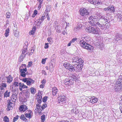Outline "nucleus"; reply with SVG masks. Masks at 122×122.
I'll use <instances>...</instances> for the list:
<instances>
[{"label": "nucleus", "instance_id": "f257e3e1", "mask_svg": "<svg viewBox=\"0 0 122 122\" xmlns=\"http://www.w3.org/2000/svg\"><path fill=\"white\" fill-rule=\"evenodd\" d=\"M90 38L85 34H82L80 39V44L82 47L89 50L92 51L94 50V47L91 45L87 43L85 41L89 42L90 41Z\"/></svg>", "mask_w": 122, "mask_h": 122}, {"label": "nucleus", "instance_id": "f03ea898", "mask_svg": "<svg viewBox=\"0 0 122 122\" xmlns=\"http://www.w3.org/2000/svg\"><path fill=\"white\" fill-rule=\"evenodd\" d=\"M73 60L72 65L75 67V71L79 72L81 71L83 67V61L81 58H78L77 57L73 58Z\"/></svg>", "mask_w": 122, "mask_h": 122}, {"label": "nucleus", "instance_id": "7ed1b4c3", "mask_svg": "<svg viewBox=\"0 0 122 122\" xmlns=\"http://www.w3.org/2000/svg\"><path fill=\"white\" fill-rule=\"evenodd\" d=\"M122 76H119L115 84V89L117 92L122 89Z\"/></svg>", "mask_w": 122, "mask_h": 122}, {"label": "nucleus", "instance_id": "20e7f679", "mask_svg": "<svg viewBox=\"0 0 122 122\" xmlns=\"http://www.w3.org/2000/svg\"><path fill=\"white\" fill-rule=\"evenodd\" d=\"M86 31L89 32L94 34H99L101 33V31L99 28H95L91 26L86 29Z\"/></svg>", "mask_w": 122, "mask_h": 122}, {"label": "nucleus", "instance_id": "39448f33", "mask_svg": "<svg viewBox=\"0 0 122 122\" xmlns=\"http://www.w3.org/2000/svg\"><path fill=\"white\" fill-rule=\"evenodd\" d=\"M89 22L91 25L94 26L97 20V17L94 16H91L89 17Z\"/></svg>", "mask_w": 122, "mask_h": 122}, {"label": "nucleus", "instance_id": "423d86ee", "mask_svg": "<svg viewBox=\"0 0 122 122\" xmlns=\"http://www.w3.org/2000/svg\"><path fill=\"white\" fill-rule=\"evenodd\" d=\"M66 97L65 96H60L58 98V102L61 106H62L65 103Z\"/></svg>", "mask_w": 122, "mask_h": 122}, {"label": "nucleus", "instance_id": "0eeeda50", "mask_svg": "<svg viewBox=\"0 0 122 122\" xmlns=\"http://www.w3.org/2000/svg\"><path fill=\"white\" fill-rule=\"evenodd\" d=\"M80 11L81 15L83 16L86 17L89 14V12L85 8L81 9Z\"/></svg>", "mask_w": 122, "mask_h": 122}, {"label": "nucleus", "instance_id": "6e6552de", "mask_svg": "<svg viewBox=\"0 0 122 122\" xmlns=\"http://www.w3.org/2000/svg\"><path fill=\"white\" fill-rule=\"evenodd\" d=\"M103 21H102L100 19L98 21L97 20V21H96L95 23V25H94L95 26H98L99 27H101L102 28H103L105 26V25L103 23H102Z\"/></svg>", "mask_w": 122, "mask_h": 122}, {"label": "nucleus", "instance_id": "1a4fd4ad", "mask_svg": "<svg viewBox=\"0 0 122 122\" xmlns=\"http://www.w3.org/2000/svg\"><path fill=\"white\" fill-rule=\"evenodd\" d=\"M14 103H12L11 102L7 101V104L6 110L7 111H9L12 109L13 106L14 105Z\"/></svg>", "mask_w": 122, "mask_h": 122}, {"label": "nucleus", "instance_id": "9d476101", "mask_svg": "<svg viewBox=\"0 0 122 122\" xmlns=\"http://www.w3.org/2000/svg\"><path fill=\"white\" fill-rule=\"evenodd\" d=\"M64 81L65 84L70 85L73 84L74 81L70 77L69 79H67L65 80Z\"/></svg>", "mask_w": 122, "mask_h": 122}, {"label": "nucleus", "instance_id": "9b49d317", "mask_svg": "<svg viewBox=\"0 0 122 122\" xmlns=\"http://www.w3.org/2000/svg\"><path fill=\"white\" fill-rule=\"evenodd\" d=\"M32 113L31 110H28L25 112L24 114L26 117L30 118L32 117L31 114Z\"/></svg>", "mask_w": 122, "mask_h": 122}, {"label": "nucleus", "instance_id": "f8f14e48", "mask_svg": "<svg viewBox=\"0 0 122 122\" xmlns=\"http://www.w3.org/2000/svg\"><path fill=\"white\" fill-rule=\"evenodd\" d=\"M28 109L27 107L25 105L23 104L20 106L19 110L21 112H24Z\"/></svg>", "mask_w": 122, "mask_h": 122}, {"label": "nucleus", "instance_id": "ddd939ff", "mask_svg": "<svg viewBox=\"0 0 122 122\" xmlns=\"http://www.w3.org/2000/svg\"><path fill=\"white\" fill-rule=\"evenodd\" d=\"M27 68H25L24 69H21L20 70V75L21 76H22L24 77H25L26 74L28 75V74L27 73H25V72L27 71Z\"/></svg>", "mask_w": 122, "mask_h": 122}, {"label": "nucleus", "instance_id": "4468645a", "mask_svg": "<svg viewBox=\"0 0 122 122\" xmlns=\"http://www.w3.org/2000/svg\"><path fill=\"white\" fill-rule=\"evenodd\" d=\"M17 95L16 94H13L10 99L8 100L12 103L15 102L17 98Z\"/></svg>", "mask_w": 122, "mask_h": 122}, {"label": "nucleus", "instance_id": "2eb2a0df", "mask_svg": "<svg viewBox=\"0 0 122 122\" xmlns=\"http://www.w3.org/2000/svg\"><path fill=\"white\" fill-rule=\"evenodd\" d=\"M90 101H89L92 103H94L97 102L98 99L94 96L92 97L91 98L89 99Z\"/></svg>", "mask_w": 122, "mask_h": 122}, {"label": "nucleus", "instance_id": "dca6fc26", "mask_svg": "<svg viewBox=\"0 0 122 122\" xmlns=\"http://www.w3.org/2000/svg\"><path fill=\"white\" fill-rule=\"evenodd\" d=\"M100 19L102 21V23L103 24L106 22H108L109 20V18L106 16H102L100 18Z\"/></svg>", "mask_w": 122, "mask_h": 122}, {"label": "nucleus", "instance_id": "f3484780", "mask_svg": "<svg viewBox=\"0 0 122 122\" xmlns=\"http://www.w3.org/2000/svg\"><path fill=\"white\" fill-rule=\"evenodd\" d=\"M19 85V89L20 91L22 90L23 89L27 88H28L27 86L25 85L24 83L20 82Z\"/></svg>", "mask_w": 122, "mask_h": 122}, {"label": "nucleus", "instance_id": "a211bd4d", "mask_svg": "<svg viewBox=\"0 0 122 122\" xmlns=\"http://www.w3.org/2000/svg\"><path fill=\"white\" fill-rule=\"evenodd\" d=\"M34 82L35 81L34 80L31 78H28V80H27L26 83V84L30 86L34 83Z\"/></svg>", "mask_w": 122, "mask_h": 122}, {"label": "nucleus", "instance_id": "6ab92c4d", "mask_svg": "<svg viewBox=\"0 0 122 122\" xmlns=\"http://www.w3.org/2000/svg\"><path fill=\"white\" fill-rule=\"evenodd\" d=\"M58 92V89L55 87H53L52 88V94L54 96H55L57 93Z\"/></svg>", "mask_w": 122, "mask_h": 122}, {"label": "nucleus", "instance_id": "aec40b11", "mask_svg": "<svg viewBox=\"0 0 122 122\" xmlns=\"http://www.w3.org/2000/svg\"><path fill=\"white\" fill-rule=\"evenodd\" d=\"M7 86V84L6 83H1L0 84V89L1 91L4 90L6 87Z\"/></svg>", "mask_w": 122, "mask_h": 122}, {"label": "nucleus", "instance_id": "412c9836", "mask_svg": "<svg viewBox=\"0 0 122 122\" xmlns=\"http://www.w3.org/2000/svg\"><path fill=\"white\" fill-rule=\"evenodd\" d=\"M6 78L7 79V82L8 83H10L12 81V77L10 75L9 76H7Z\"/></svg>", "mask_w": 122, "mask_h": 122}, {"label": "nucleus", "instance_id": "4be33fe9", "mask_svg": "<svg viewBox=\"0 0 122 122\" xmlns=\"http://www.w3.org/2000/svg\"><path fill=\"white\" fill-rule=\"evenodd\" d=\"M108 8V11H109L110 12L114 13L115 12V8L113 6H109Z\"/></svg>", "mask_w": 122, "mask_h": 122}, {"label": "nucleus", "instance_id": "5701e85b", "mask_svg": "<svg viewBox=\"0 0 122 122\" xmlns=\"http://www.w3.org/2000/svg\"><path fill=\"white\" fill-rule=\"evenodd\" d=\"M74 66L70 64L69 66L67 69L71 72L74 71H75Z\"/></svg>", "mask_w": 122, "mask_h": 122}, {"label": "nucleus", "instance_id": "b1692460", "mask_svg": "<svg viewBox=\"0 0 122 122\" xmlns=\"http://www.w3.org/2000/svg\"><path fill=\"white\" fill-rule=\"evenodd\" d=\"M27 46L25 45L23 46V49L22 50V54H24L27 50Z\"/></svg>", "mask_w": 122, "mask_h": 122}, {"label": "nucleus", "instance_id": "393cba45", "mask_svg": "<svg viewBox=\"0 0 122 122\" xmlns=\"http://www.w3.org/2000/svg\"><path fill=\"white\" fill-rule=\"evenodd\" d=\"M82 27L81 25H77L75 27L74 29V31L75 32H76L79 30Z\"/></svg>", "mask_w": 122, "mask_h": 122}, {"label": "nucleus", "instance_id": "a878e982", "mask_svg": "<svg viewBox=\"0 0 122 122\" xmlns=\"http://www.w3.org/2000/svg\"><path fill=\"white\" fill-rule=\"evenodd\" d=\"M121 35L120 34H117L114 38L115 40L116 41H118L121 39Z\"/></svg>", "mask_w": 122, "mask_h": 122}, {"label": "nucleus", "instance_id": "bb28decb", "mask_svg": "<svg viewBox=\"0 0 122 122\" xmlns=\"http://www.w3.org/2000/svg\"><path fill=\"white\" fill-rule=\"evenodd\" d=\"M38 3L39 4L38 6V9H40L41 6V4L42 3L43 0H37Z\"/></svg>", "mask_w": 122, "mask_h": 122}, {"label": "nucleus", "instance_id": "cd10ccee", "mask_svg": "<svg viewBox=\"0 0 122 122\" xmlns=\"http://www.w3.org/2000/svg\"><path fill=\"white\" fill-rule=\"evenodd\" d=\"M71 79H72L74 81V80H76L77 79L78 77L77 75L75 74H74L72 75L71 77H70Z\"/></svg>", "mask_w": 122, "mask_h": 122}, {"label": "nucleus", "instance_id": "c85d7f7f", "mask_svg": "<svg viewBox=\"0 0 122 122\" xmlns=\"http://www.w3.org/2000/svg\"><path fill=\"white\" fill-rule=\"evenodd\" d=\"M14 36L18 38L19 35V32L17 30H14Z\"/></svg>", "mask_w": 122, "mask_h": 122}, {"label": "nucleus", "instance_id": "c756f323", "mask_svg": "<svg viewBox=\"0 0 122 122\" xmlns=\"http://www.w3.org/2000/svg\"><path fill=\"white\" fill-rule=\"evenodd\" d=\"M9 31L10 29L9 28H8L5 30V32L4 34V35L5 37H7L9 36Z\"/></svg>", "mask_w": 122, "mask_h": 122}, {"label": "nucleus", "instance_id": "7c9ffc66", "mask_svg": "<svg viewBox=\"0 0 122 122\" xmlns=\"http://www.w3.org/2000/svg\"><path fill=\"white\" fill-rule=\"evenodd\" d=\"M71 112L72 113H75V114H77L79 113V111L76 108L73 109L71 110Z\"/></svg>", "mask_w": 122, "mask_h": 122}, {"label": "nucleus", "instance_id": "2f4dec72", "mask_svg": "<svg viewBox=\"0 0 122 122\" xmlns=\"http://www.w3.org/2000/svg\"><path fill=\"white\" fill-rule=\"evenodd\" d=\"M10 92H8L7 90L4 93V97H9Z\"/></svg>", "mask_w": 122, "mask_h": 122}, {"label": "nucleus", "instance_id": "473e14b6", "mask_svg": "<svg viewBox=\"0 0 122 122\" xmlns=\"http://www.w3.org/2000/svg\"><path fill=\"white\" fill-rule=\"evenodd\" d=\"M26 54H27V53H26L24 55L22 54H21L19 58V60L20 61H22L23 59L25 57Z\"/></svg>", "mask_w": 122, "mask_h": 122}, {"label": "nucleus", "instance_id": "72a5a7b5", "mask_svg": "<svg viewBox=\"0 0 122 122\" xmlns=\"http://www.w3.org/2000/svg\"><path fill=\"white\" fill-rule=\"evenodd\" d=\"M70 64L68 62H65L63 64V65L64 67H65L66 69H67L68 67L69 66Z\"/></svg>", "mask_w": 122, "mask_h": 122}, {"label": "nucleus", "instance_id": "f704fd0d", "mask_svg": "<svg viewBox=\"0 0 122 122\" xmlns=\"http://www.w3.org/2000/svg\"><path fill=\"white\" fill-rule=\"evenodd\" d=\"M30 93L29 90H27L25 91V94L26 98H28L30 95Z\"/></svg>", "mask_w": 122, "mask_h": 122}, {"label": "nucleus", "instance_id": "c9c22d12", "mask_svg": "<svg viewBox=\"0 0 122 122\" xmlns=\"http://www.w3.org/2000/svg\"><path fill=\"white\" fill-rule=\"evenodd\" d=\"M36 30V28H33L32 30L29 32V34L30 35H33L35 33Z\"/></svg>", "mask_w": 122, "mask_h": 122}, {"label": "nucleus", "instance_id": "e433bc0d", "mask_svg": "<svg viewBox=\"0 0 122 122\" xmlns=\"http://www.w3.org/2000/svg\"><path fill=\"white\" fill-rule=\"evenodd\" d=\"M88 1L91 4H93L94 5L97 4L96 0H88Z\"/></svg>", "mask_w": 122, "mask_h": 122}, {"label": "nucleus", "instance_id": "4c0bfd02", "mask_svg": "<svg viewBox=\"0 0 122 122\" xmlns=\"http://www.w3.org/2000/svg\"><path fill=\"white\" fill-rule=\"evenodd\" d=\"M20 119L24 121H26L27 120L25 117L23 115H22L20 117Z\"/></svg>", "mask_w": 122, "mask_h": 122}, {"label": "nucleus", "instance_id": "58836bf2", "mask_svg": "<svg viewBox=\"0 0 122 122\" xmlns=\"http://www.w3.org/2000/svg\"><path fill=\"white\" fill-rule=\"evenodd\" d=\"M30 89V92L31 93L34 94L35 93L36 90L34 88L31 87Z\"/></svg>", "mask_w": 122, "mask_h": 122}, {"label": "nucleus", "instance_id": "ea45409f", "mask_svg": "<svg viewBox=\"0 0 122 122\" xmlns=\"http://www.w3.org/2000/svg\"><path fill=\"white\" fill-rule=\"evenodd\" d=\"M46 18V17L45 15H44L42 16L41 17H40L39 18V21H40V20H41V21H43Z\"/></svg>", "mask_w": 122, "mask_h": 122}, {"label": "nucleus", "instance_id": "a19ab883", "mask_svg": "<svg viewBox=\"0 0 122 122\" xmlns=\"http://www.w3.org/2000/svg\"><path fill=\"white\" fill-rule=\"evenodd\" d=\"M117 20L122 22V15L120 14L118 16Z\"/></svg>", "mask_w": 122, "mask_h": 122}, {"label": "nucleus", "instance_id": "79ce46f5", "mask_svg": "<svg viewBox=\"0 0 122 122\" xmlns=\"http://www.w3.org/2000/svg\"><path fill=\"white\" fill-rule=\"evenodd\" d=\"M103 44L102 43H97L96 45L97 47L99 48L102 47Z\"/></svg>", "mask_w": 122, "mask_h": 122}, {"label": "nucleus", "instance_id": "37998d69", "mask_svg": "<svg viewBox=\"0 0 122 122\" xmlns=\"http://www.w3.org/2000/svg\"><path fill=\"white\" fill-rule=\"evenodd\" d=\"M3 120L5 122H8L9 121V119L7 116H5L4 117Z\"/></svg>", "mask_w": 122, "mask_h": 122}, {"label": "nucleus", "instance_id": "c03bdc74", "mask_svg": "<svg viewBox=\"0 0 122 122\" xmlns=\"http://www.w3.org/2000/svg\"><path fill=\"white\" fill-rule=\"evenodd\" d=\"M47 107V104H46V103H44L43 104L42 106L41 107V108L43 110Z\"/></svg>", "mask_w": 122, "mask_h": 122}, {"label": "nucleus", "instance_id": "a18cd8bd", "mask_svg": "<svg viewBox=\"0 0 122 122\" xmlns=\"http://www.w3.org/2000/svg\"><path fill=\"white\" fill-rule=\"evenodd\" d=\"M51 10V7L50 6H47L46 7V11L47 12H49Z\"/></svg>", "mask_w": 122, "mask_h": 122}, {"label": "nucleus", "instance_id": "49530a36", "mask_svg": "<svg viewBox=\"0 0 122 122\" xmlns=\"http://www.w3.org/2000/svg\"><path fill=\"white\" fill-rule=\"evenodd\" d=\"M19 117V116L17 115L15 117H14L12 122H15V121H17Z\"/></svg>", "mask_w": 122, "mask_h": 122}, {"label": "nucleus", "instance_id": "de8ad7c7", "mask_svg": "<svg viewBox=\"0 0 122 122\" xmlns=\"http://www.w3.org/2000/svg\"><path fill=\"white\" fill-rule=\"evenodd\" d=\"M13 84L15 86H18L20 85L19 83H18V81H14Z\"/></svg>", "mask_w": 122, "mask_h": 122}, {"label": "nucleus", "instance_id": "09e8293b", "mask_svg": "<svg viewBox=\"0 0 122 122\" xmlns=\"http://www.w3.org/2000/svg\"><path fill=\"white\" fill-rule=\"evenodd\" d=\"M45 116L44 114L41 117V122H44L45 118Z\"/></svg>", "mask_w": 122, "mask_h": 122}, {"label": "nucleus", "instance_id": "8fccbe9b", "mask_svg": "<svg viewBox=\"0 0 122 122\" xmlns=\"http://www.w3.org/2000/svg\"><path fill=\"white\" fill-rule=\"evenodd\" d=\"M11 14L9 12H7L6 14V18H9L10 17Z\"/></svg>", "mask_w": 122, "mask_h": 122}, {"label": "nucleus", "instance_id": "3c124183", "mask_svg": "<svg viewBox=\"0 0 122 122\" xmlns=\"http://www.w3.org/2000/svg\"><path fill=\"white\" fill-rule=\"evenodd\" d=\"M47 40L49 43L51 44L52 43V41L51 38L49 37L48 38Z\"/></svg>", "mask_w": 122, "mask_h": 122}, {"label": "nucleus", "instance_id": "603ef678", "mask_svg": "<svg viewBox=\"0 0 122 122\" xmlns=\"http://www.w3.org/2000/svg\"><path fill=\"white\" fill-rule=\"evenodd\" d=\"M30 52L29 53V54H28L29 55V56H30L32 54V53H33L34 52V48H31L30 49Z\"/></svg>", "mask_w": 122, "mask_h": 122}, {"label": "nucleus", "instance_id": "864d4df0", "mask_svg": "<svg viewBox=\"0 0 122 122\" xmlns=\"http://www.w3.org/2000/svg\"><path fill=\"white\" fill-rule=\"evenodd\" d=\"M41 106H40V104H38V103H37L36 105V109H40V110H41Z\"/></svg>", "mask_w": 122, "mask_h": 122}, {"label": "nucleus", "instance_id": "5fc2aeb1", "mask_svg": "<svg viewBox=\"0 0 122 122\" xmlns=\"http://www.w3.org/2000/svg\"><path fill=\"white\" fill-rule=\"evenodd\" d=\"M40 94L38 95L37 97V100H41L42 94L40 93Z\"/></svg>", "mask_w": 122, "mask_h": 122}, {"label": "nucleus", "instance_id": "6e6d98bb", "mask_svg": "<svg viewBox=\"0 0 122 122\" xmlns=\"http://www.w3.org/2000/svg\"><path fill=\"white\" fill-rule=\"evenodd\" d=\"M47 97L46 96H45L42 99L43 102L45 103L47 100Z\"/></svg>", "mask_w": 122, "mask_h": 122}, {"label": "nucleus", "instance_id": "4d7b16f0", "mask_svg": "<svg viewBox=\"0 0 122 122\" xmlns=\"http://www.w3.org/2000/svg\"><path fill=\"white\" fill-rule=\"evenodd\" d=\"M38 21L37 22L36 21L35 22V24L37 26H39L41 24V21L40 22H38V21Z\"/></svg>", "mask_w": 122, "mask_h": 122}, {"label": "nucleus", "instance_id": "13d9d810", "mask_svg": "<svg viewBox=\"0 0 122 122\" xmlns=\"http://www.w3.org/2000/svg\"><path fill=\"white\" fill-rule=\"evenodd\" d=\"M47 59V58H46L44 59H42L41 61V62L43 64H45L46 61V59Z\"/></svg>", "mask_w": 122, "mask_h": 122}, {"label": "nucleus", "instance_id": "bf43d9fd", "mask_svg": "<svg viewBox=\"0 0 122 122\" xmlns=\"http://www.w3.org/2000/svg\"><path fill=\"white\" fill-rule=\"evenodd\" d=\"M45 15L46 16V17L47 18V19L48 20H49L50 19V17H49V15H48V14H45Z\"/></svg>", "mask_w": 122, "mask_h": 122}, {"label": "nucleus", "instance_id": "052dcab7", "mask_svg": "<svg viewBox=\"0 0 122 122\" xmlns=\"http://www.w3.org/2000/svg\"><path fill=\"white\" fill-rule=\"evenodd\" d=\"M32 61H31L28 62V65L27 66L28 67H29L31 66L32 64Z\"/></svg>", "mask_w": 122, "mask_h": 122}, {"label": "nucleus", "instance_id": "680f3d73", "mask_svg": "<svg viewBox=\"0 0 122 122\" xmlns=\"http://www.w3.org/2000/svg\"><path fill=\"white\" fill-rule=\"evenodd\" d=\"M48 43H46L45 44V48L46 49L47 48H48L49 46L48 45Z\"/></svg>", "mask_w": 122, "mask_h": 122}, {"label": "nucleus", "instance_id": "e2e57ef3", "mask_svg": "<svg viewBox=\"0 0 122 122\" xmlns=\"http://www.w3.org/2000/svg\"><path fill=\"white\" fill-rule=\"evenodd\" d=\"M28 78H25L24 79H23V81L25 82H26L27 83V80H28Z\"/></svg>", "mask_w": 122, "mask_h": 122}, {"label": "nucleus", "instance_id": "0e129e2a", "mask_svg": "<svg viewBox=\"0 0 122 122\" xmlns=\"http://www.w3.org/2000/svg\"><path fill=\"white\" fill-rule=\"evenodd\" d=\"M62 33L64 35H65V34H67V33L66 32V29L65 30H63V31Z\"/></svg>", "mask_w": 122, "mask_h": 122}, {"label": "nucleus", "instance_id": "69168bd1", "mask_svg": "<svg viewBox=\"0 0 122 122\" xmlns=\"http://www.w3.org/2000/svg\"><path fill=\"white\" fill-rule=\"evenodd\" d=\"M26 65L24 64H22L21 66V67H22L23 68H26Z\"/></svg>", "mask_w": 122, "mask_h": 122}, {"label": "nucleus", "instance_id": "338daca9", "mask_svg": "<svg viewBox=\"0 0 122 122\" xmlns=\"http://www.w3.org/2000/svg\"><path fill=\"white\" fill-rule=\"evenodd\" d=\"M76 40V38L73 39L71 41H70V42L71 43L74 42Z\"/></svg>", "mask_w": 122, "mask_h": 122}, {"label": "nucleus", "instance_id": "774afa93", "mask_svg": "<svg viewBox=\"0 0 122 122\" xmlns=\"http://www.w3.org/2000/svg\"><path fill=\"white\" fill-rule=\"evenodd\" d=\"M120 109L121 113H122V104L120 105Z\"/></svg>", "mask_w": 122, "mask_h": 122}]
</instances>
